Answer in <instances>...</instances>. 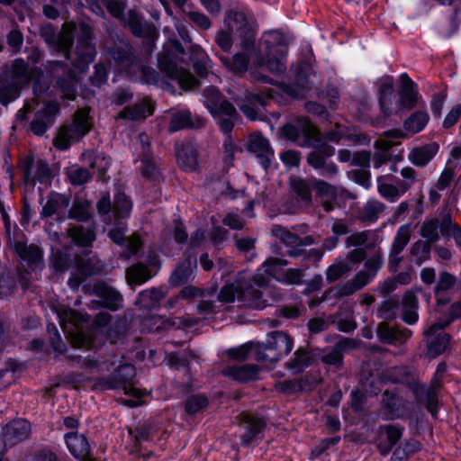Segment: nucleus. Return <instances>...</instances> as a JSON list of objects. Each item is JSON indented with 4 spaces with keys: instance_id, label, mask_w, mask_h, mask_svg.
Listing matches in <instances>:
<instances>
[{
    "instance_id": "obj_36",
    "label": "nucleus",
    "mask_w": 461,
    "mask_h": 461,
    "mask_svg": "<svg viewBox=\"0 0 461 461\" xmlns=\"http://www.w3.org/2000/svg\"><path fill=\"white\" fill-rule=\"evenodd\" d=\"M259 368L257 365L246 364L243 366H228L224 367L221 374L224 376L231 377L239 382L254 381L258 378Z\"/></svg>"
},
{
    "instance_id": "obj_4",
    "label": "nucleus",
    "mask_w": 461,
    "mask_h": 461,
    "mask_svg": "<svg viewBox=\"0 0 461 461\" xmlns=\"http://www.w3.org/2000/svg\"><path fill=\"white\" fill-rule=\"evenodd\" d=\"M365 269L358 271L352 279L336 286L337 295L349 296L367 285L377 275L384 265V254L380 247L366 258Z\"/></svg>"
},
{
    "instance_id": "obj_15",
    "label": "nucleus",
    "mask_w": 461,
    "mask_h": 461,
    "mask_svg": "<svg viewBox=\"0 0 461 461\" xmlns=\"http://www.w3.org/2000/svg\"><path fill=\"white\" fill-rule=\"evenodd\" d=\"M174 151L177 165L185 171L194 172L199 168L198 145L194 140L176 141Z\"/></svg>"
},
{
    "instance_id": "obj_30",
    "label": "nucleus",
    "mask_w": 461,
    "mask_h": 461,
    "mask_svg": "<svg viewBox=\"0 0 461 461\" xmlns=\"http://www.w3.org/2000/svg\"><path fill=\"white\" fill-rule=\"evenodd\" d=\"M197 267V259L195 255H188L185 259L180 261L169 276L168 283L171 286H180L191 280L194 270Z\"/></svg>"
},
{
    "instance_id": "obj_1",
    "label": "nucleus",
    "mask_w": 461,
    "mask_h": 461,
    "mask_svg": "<svg viewBox=\"0 0 461 461\" xmlns=\"http://www.w3.org/2000/svg\"><path fill=\"white\" fill-rule=\"evenodd\" d=\"M74 23H64L59 32L50 23H45L40 28V36L43 39L51 51L61 53L72 66L80 72L94 61L96 54L95 45L93 42L92 28L86 23L79 25V34L77 39L75 51L71 49L74 43Z\"/></svg>"
},
{
    "instance_id": "obj_39",
    "label": "nucleus",
    "mask_w": 461,
    "mask_h": 461,
    "mask_svg": "<svg viewBox=\"0 0 461 461\" xmlns=\"http://www.w3.org/2000/svg\"><path fill=\"white\" fill-rule=\"evenodd\" d=\"M401 81L400 105L404 109L411 110L416 106L418 101L419 94L416 85L405 73L401 76Z\"/></svg>"
},
{
    "instance_id": "obj_52",
    "label": "nucleus",
    "mask_w": 461,
    "mask_h": 461,
    "mask_svg": "<svg viewBox=\"0 0 461 461\" xmlns=\"http://www.w3.org/2000/svg\"><path fill=\"white\" fill-rule=\"evenodd\" d=\"M274 94L275 91L273 89H266L258 94L247 91L240 101H243L259 110V108H264L267 104V100L274 98Z\"/></svg>"
},
{
    "instance_id": "obj_25",
    "label": "nucleus",
    "mask_w": 461,
    "mask_h": 461,
    "mask_svg": "<svg viewBox=\"0 0 461 461\" xmlns=\"http://www.w3.org/2000/svg\"><path fill=\"white\" fill-rule=\"evenodd\" d=\"M240 426L244 429L241 443L244 446H249L253 441L261 438L266 428V421L258 416L242 413Z\"/></svg>"
},
{
    "instance_id": "obj_61",
    "label": "nucleus",
    "mask_w": 461,
    "mask_h": 461,
    "mask_svg": "<svg viewBox=\"0 0 461 461\" xmlns=\"http://www.w3.org/2000/svg\"><path fill=\"white\" fill-rule=\"evenodd\" d=\"M352 266L344 260L338 261L330 265L326 270V279L328 283H333L340 279L352 270Z\"/></svg>"
},
{
    "instance_id": "obj_63",
    "label": "nucleus",
    "mask_w": 461,
    "mask_h": 461,
    "mask_svg": "<svg viewBox=\"0 0 461 461\" xmlns=\"http://www.w3.org/2000/svg\"><path fill=\"white\" fill-rule=\"evenodd\" d=\"M256 345L257 342L250 341L238 348L228 349L226 355L232 360L242 362L248 359L250 352L254 353V357H256Z\"/></svg>"
},
{
    "instance_id": "obj_54",
    "label": "nucleus",
    "mask_w": 461,
    "mask_h": 461,
    "mask_svg": "<svg viewBox=\"0 0 461 461\" xmlns=\"http://www.w3.org/2000/svg\"><path fill=\"white\" fill-rule=\"evenodd\" d=\"M456 277L447 271H441L438 274L435 287L434 295L439 296L451 291L456 285Z\"/></svg>"
},
{
    "instance_id": "obj_59",
    "label": "nucleus",
    "mask_w": 461,
    "mask_h": 461,
    "mask_svg": "<svg viewBox=\"0 0 461 461\" xmlns=\"http://www.w3.org/2000/svg\"><path fill=\"white\" fill-rule=\"evenodd\" d=\"M176 324L175 321L167 319L161 315H153L148 318L145 321L146 327L150 332L160 333L167 330Z\"/></svg>"
},
{
    "instance_id": "obj_32",
    "label": "nucleus",
    "mask_w": 461,
    "mask_h": 461,
    "mask_svg": "<svg viewBox=\"0 0 461 461\" xmlns=\"http://www.w3.org/2000/svg\"><path fill=\"white\" fill-rule=\"evenodd\" d=\"M290 191L293 199L299 204L309 206L312 202V185L306 179L294 176L290 179Z\"/></svg>"
},
{
    "instance_id": "obj_13",
    "label": "nucleus",
    "mask_w": 461,
    "mask_h": 461,
    "mask_svg": "<svg viewBox=\"0 0 461 461\" xmlns=\"http://www.w3.org/2000/svg\"><path fill=\"white\" fill-rule=\"evenodd\" d=\"M295 78L291 84H282L283 91L288 95L295 98H304L312 88L315 77L311 64L307 61H300L294 68Z\"/></svg>"
},
{
    "instance_id": "obj_10",
    "label": "nucleus",
    "mask_w": 461,
    "mask_h": 461,
    "mask_svg": "<svg viewBox=\"0 0 461 461\" xmlns=\"http://www.w3.org/2000/svg\"><path fill=\"white\" fill-rule=\"evenodd\" d=\"M20 169L26 192L32 191L36 182L49 185L51 181L49 164L42 159L34 160L33 158L27 157L20 162Z\"/></svg>"
},
{
    "instance_id": "obj_57",
    "label": "nucleus",
    "mask_w": 461,
    "mask_h": 461,
    "mask_svg": "<svg viewBox=\"0 0 461 461\" xmlns=\"http://www.w3.org/2000/svg\"><path fill=\"white\" fill-rule=\"evenodd\" d=\"M131 210V202L123 193H118L114 195L113 202V213L116 219H123L130 215Z\"/></svg>"
},
{
    "instance_id": "obj_35",
    "label": "nucleus",
    "mask_w": 461,
    "mask_h": 461,
    "mask_svg": "<svg viewBox=\"0 0 461 461\" xmlns=\"http://www.w3.org/2000/svg\"><path fill=\"white\" fill-rule=\"evenodd\" d=\"M380 430L385 435V442L377 443V448L382 456H386L402 438L404 428L395 424H386L382 426Z\"/></svg>"
},
{
    "instance_id": "obj_11",
    "label": "nucleus",
    "mask_w": 461,
    "mask_h": 461,
    "mask_svg": "<svg viewBox=\"0 0 461 461\" xmlns=\"http://www.w3.org/2000/svg\"><path fill=\"white\" fill-rule=\"evenodd\" d=\"M50 69L55 80V88L62 98L75 100L77 94L78 80L75 72L62 61L50 62Z\"/></svg>"
},
{
    "instance_id": "obj_41",
    "label": "nucleus",
    "mask_w": 461,
    "mask_h": 461,
    "mask_svg": "<svg viewBox=\"0 0 461 461\" xmlns=\"http://www.w3.org/2000/svg\"><path fill=\"white\" fill-rule=\"evenodd\" d=\"M378 193L385 199L394 202L402 193V188L395 184V176L384 175L377 177Z\"/></svg>"
},
{
    "instance_id": "obj_9",
    "label": "nucleus",
    "mask_w": 461,
    "mask_h": 461,
    "mask_svg": "<svg viewBox=\"0 0 461 461\" xmlns=\"http://www.w3.org/2000/svg\"><path fill=\"white\" fill-rule=\"evenodd\" d=\"M306 156L307 164L316 170L321 176L333 179L339 174L337 165L330 161V158L335 154V149L325 141H322L321 133L320 132V141Z\"/></svg>"
},
{
    "instance_id": "obj_42",
    "label": "nucleus",
    "mask_w": 461,
    "mask_h": 461,
    "mask_svg": "<svg viewBox=\"0 0 461 461\" xmlns=\"http://www.w3.org/2000/svg\"><path fill=\"white\" fill-rule=\"evenodd\" d=\"M14 249L15 253L23 260L32 265L38 266L42 260V251L36 245H27L22 241H14Z\"/></svg>"
},
{
    "instance_id": "obj_31",
    "label": "nucleus",
    "mask_w": 461,
    "mask_h": 461,
    "mask_svg": "<svg viewBox=\"0 0 461 461\" xmlns=\"http://www.w3.org/2000/svg\"><path fill=\"white\" fill-rule=\"evenodd\" d=\"M128 25L133 35L144 38L149 41H154L158 35V29L153 23L144 21L142 17L132 11L129 12Z\"/></svg>"
},
{
    "instance_id": "obj_3",
    "label": "nucleus",
    "mask_w": 461,
    "mask_h": 461,
    "mask_svg": "<svg viewBox=\"0 0 461 461\" xmlns=\"http://www.w3.org/2000/svg\"><path fill=\"white\" fill-rule=\"evenodd\" d=\"M185 49L177 40H170L167 48L158 54V65L167 77L176 80L182 87L192 89L199 85L198 80L188 71L178 68L171 55L184 54Z\"/></svg>"
},
{
    "instance_id": "obj_23",
    "label": "nucleus",
    "mask_w": 461,
    "mask_h": 461,
    "mask_svg": "<svg viewBox=\"0 0 461 461\" xmlns=\"http://www.w3.org/2000/svg\"><path fill=\"white\" fill-rule=\"evenodd\" d=\"M411 334V330L399 326H391L386 321L380 322L376 327V336L379 341L384 344L402 345Z\"/></svg>"
},
{
    "instance_id": "obj_48",
    "label": "nucleus",
    "mask_w": 461,
    "mask_h": 461,
    "mask_svg": "<svg viewBox=\"0 0 461 461\" xmlns=\"http://www.w3.org/2000/svg\"><path fill=\"white\" fill-rule=\"evenodd\" d=\"M193 68L196 74L202 77L208 75L210 70V60L199 46H194L191 55Z\"/></svg>"
},
{
    "instance_id": "obj_26",
    "label": "nucleus",
    "mask_w": 461,
    "mask_h": 461,
    "mask_svg": "<svg viewBox=\"0 0 461 461\" xmlns=\"http://www.w3.org/2000/svg\"><path fill=\"white\" fill-rule=\"evenodd\" d=\"M92 293L102 300V305L111 311H117L122 308V296L113 286L103 281H98L93 285Z\"/></svg>"
},
{
    "instance_id": "obj_51",
    "label": "nucleus",
    "mask_w": 461,
    "mask_h": 461,
    "mask_svg": "<svg viewBox=\"0 0 461 461\" xmlns=\"http://www.w3.org/2000/svg\"><path fill=\"white\" fill-rule=\"evenodd\" d=\"M16 289L15 276L5 267L0 265V299L14 294Z\"/></svg>"
},
{
    "instance_id": "obj_38",
    "label": "nucleus",
    "mask_w": 461,
    "mask_h": 461,
    "mask_svg": "<svg viewBox=\"0 0 461 461\" xmlns=\"http://www.w3.org/2000/svg\"><path fill=\"white\" fill-rule=\"evenodd\" d=\"M166 297V293L161 288L152 287L141 291L136 300V305L140 310H154L159 307L160 303Z\"/></svg>"
},
{
    "instance_id": "obj_55",
    "label": "nucleus",
    "mask_w": 461,
    "mask_h": 461,
    "mask_svg": "<svg viewBox=\"0 0 461 461\" xmlns=\"http://www.w3.org/2000/svg\"><path fill=\"white\" fill-rule=\"evenodd\" d=\"M438 229V219L431 218L423 221L420 226V234L426 240L425 241L429 242L430 244H434L440 239Z\"/></svg>"
},
{
    "instance_id": "obj_16",
    "label": "nucleus",
    "mask_w": 461,
    "mask_h": 461,
    "mask_svg": "<svg viewBox=\"0 0 461 461\" xmlns=\"http://www.w3.org/2000/svg\"><path fill=\"white\" fill-rule=\"evenodd\" d=\"M107 51L114 65L122 71L129 70L136 61V52L131 43L121 38L113 39Z\"/></svg>"
},
{
    "instance_id": "obj_47",
    "label": "nucleus",
    "mask_w": 461,
    "mask_h": 461,
    "mask_svg": "<svg viewBox=\"0 0 461 461\" xmlns=\"http://www.w3.org/2000/svg\"><path fill=\"white\" fill-rule=\"evenodd\" d=\"M385 210V205L376 200H369L359 212V219L364 222L375 221Z\"/></svg>"
},
{
    "instance_id": "obj_18",
    "label": "nucleus",
    "mask_w": 461,
    "mask_h": 461,
    "mask_svg": "<svg viewBox=\"0 0 461 461\" xmlns=\"http://www.w3.org/2000/svg\"><path fill=\"white\" fill-rule=\"evenodd\" d=\"M448 325L449 321L437 322L425 331L427 356L429 357H436L446 350L450 341V335L444 332L443 330Z\"/></svg>"
},
{
    "instance_id": "obj_43",
    "label": "nucleus",
    "mask_w": 461,
    "mask_h": 461,
    "mask_svg": "<svg viewBox=\"0 0 461 461\" xmlns=\"http://www.w3.org/2000/svg\"><path fill=\"white\" fill-rule=\"evenodd\" d=\"M219 59L229 70L236 75H242L248 70L249 58L245 53L238 52L231 59L219 56Z\"/></svg>"
},
{
    "instance_id": "obj_27",
    "label": "nucleus",
    "mask_w": 461,
    "mask_h": 461,
    "mask_svg": "<svg viewBox=\"0 0 461 461\" xmlns=\"http://www.w3.org/2000/svg\"><path fill=\"white\" fill-rule=\"evenodd\" d=\"M65 441L69 452L80 461H92L89 442L84 434L77 431L65 435Z\"/></svg>"
},
{
    "instance_id": "obj_64",
    "label": "nucleus",
    "mask_w": 461,
    "mask_h": 461,
    "mask_svg": "<svg viewBox=\"0 0 461 461\" xmlns=\"http://www.w3.org/2000/svg\"><path fill=\"white\" fill-rule=\"evenodd\" d=\"M400 303L397 299L389 298L382 302L378 307V312L384 321H393L398 315Z\"/></svg>"
},
{
    "instance_id": "obj_22",
    "label": "nucleus",
    "mask_w": 461,
    "mask_h": 461,
    "mask_svg": "<svg viewBox=\"0 0 461 461\" xmlns=\"http://www.w3.org/2000/svg\"><path fill=\"white\" fill-rule=\"evenodd\" d=\"M30 432V423L26 420L18 419L12 420L3 428L1 438L5 447H12L24 440Z\"/></svg>"
},
{
    "instance_id": "obj_7",
    "label": "nucleus",
    "mask_w": 461,
    "mask_h": 461,
    "mask_svg": "<svg viewBox=\"0 0 461 461\" xmlns=\"http://www.w3.org/2000/svg\"><path fill=\"white\" fill-rule=\"evenodd\" d=\"M88 322V316L73 309L66 310L60 315L61 326L74 348H89L92 346V332L85 329V324Z\"/></svg>"
},
{
    "instance_id": "obj_44",
    "label": "nucleus",
    "mask_w": 461,
    "mask_h": 461,
    "mask_svg": "<svg viewBox=\"0 0 461 461\" xmlns=\"http://www.w3.org/2000/svg\"><path fill=\"white\" fill-rule=\"evenodd\" d=\"M68 205V200L65 195L52 193L50 194L46 203L43 205L41 216L44 218L50 217Z\"/></svg>"
},
{
    "instance_id": "obj_53",
    "label": "nucleus",
    "mask_w": 461,
    "mask_h": 461,
    "mask_svg": "<svg viewBox=\"0 0 461 461\" xmlns=\"http://www.w3.org/2000/svg\"><path fill=\"white\" fill-rule=\"evenodd\" d=\"M66 175L72 185H83L86 184L93 176L87 168L73 165L66 169Z\"/></svg>"
},
{
    "instance_id": "obj_62",
    "label": "nucleus",
    "mask_w": 461,
    "mask_h": 461,
    "mask_svg": "<svg viewBox=\"0 0 461 461\" xmlns=\"http://www.w3.org/2000/svg\"><path fill=\"white\" fill-rule=\"evenodd\" d=\"M140 158L141 162L140 169L142 176L148 179L153 178L157 172V167L152 160L149 145L147 147L143 146V151L140 152Z\"/></svg>"
},
{
    "instance_id": "obj_40",
    "label": "nucleus",
    "mask_w": 461,
    "mask_h": 461,
    "mask_svg": "<svg viewBox=\"0 0 461 461\" xmlns=\"http://www.w3.org/2000/svg\"><path fill=\"white\" fill-rule=\"evenodd\" d=\"M438 151V145L430 142L420 147L413 148L409 153V160L417 167H425Z\"/></svg>"
},
{
    "instance_id": "obj_49",
    "label": "nucleus",
    "mask_w": 461,
    "mask_h": 461,
    "mask_svg": "<svg viewBox=\"0 0 461 461\" xmlns=\"http://www.w3.org/2000/svg\"><path fill=\"white\" fill-rule=\"evenodd\" d=\"M428 121L429 114L426 112H415L404 121L403 128L407 132L416 134L424 129Z\"/></svg>"
},
{
    "instance_id": "obj_60",
    "label": "nucleus",
    "mask_w": 461,
    "mask_h": 461,
    "mask_svg": "<svg viewBox=\"0 0 461 461\" xmlns=\"http://www.w3.org/2000/svg\"><path fill=\"white\" fill-rule=\"evenodd\" d=\"M393 95V85L391 82H384L379 87V104L384 118L391 115V97Z\"/></svg>"
},
{
    "instance_id": "obj_21",
    "label": "nucleus",
    "mask_w": 461,
    "mask_h": 461,
    "mask_svg": "<svg viewBox=\"0 0 461 461\" xmlns=\"http://www.w3.org/2000/svg\"><path fill=\"white\" fill-rule=\"evenodd\" d=\"M126 225L123 222H118L109 230L108 236L114 243L120 246H127V251L122 256L128 259L138 253L142 243L137 234H133L129 239H126Z\"/></svg>"
},
{
    "instance_id": "obj_2",
    "label": "nucleus",
    "mask_w": 461,
    "mask_h": 461,
    "mask_svg": "<svg viewBox=\"0 0 461 461\" xmlns=\"http://www.w3.org/2000/svg\"><path fill=\"white\" fill-rule=\"evenodd\" d=\"M267 290L264 278L258 277L244 287L240 284H226L221 288L216 297L219 302L232 303L238 300L249 308L262 310L269 305L266 298Z\"/></svg>"
},
{
    "instance_id": "obj_20",
    "label": "nucleus",
    "mask_w": 461,
    "mask_h": 461,
    "mask_svg": "<svg viewBox=\"0 0 461 461\" xmlns=\"http://www.w3.org/2000/svg\"><path fill=\"white\" fill-rule=\"evenodd\" d=\"M59 112V106L58 104L50 103L46 104L35 113L34 118L30 123V131L38 137L43 136L47 130L53 125Z\"/></svg>"
},
{
    "instance_id": "obj_28",
    "label": "nucleus",
    "mask_w": 461,
    "mask_h": 461,
    "mask_svg": "<svg viewBox=\"0 0 461 461\" xmlns=\"http://www.w3.org/2000/svg\"><path fill=\"white\" fill-rule=\"evenodd\" d=\"M67 233L75 245L89 248L96 238L95 224L94 221L88 222L86 225L71 224L68 228Z\"/></svg>"
},
{
    "instance_id": "obj_56",
    "label": "nucleus",
    "mask_w": 461,
    "mask_h": 461,
    "mask_svg": "<svg viewBox=\"0 0 461 461\" xmlns=\"http://www.w3.org/2000/svg\"><path fill=\"white\" fill-rule=\"evenodd\" d=\"M271 234L280 240V241L284 243L287 248L299 245V242L301 241V237L279 224H275L272 226Z\"/></svg>"
},
{
    "instance_id": "obj_6",
    "label": "nucleus",
    "mask_w": 461,
    "mask_h": 461,
    "mask_svg": "<svg viewBox=\"0 0 461 461\" xmlns=\"http://www.w3.org/2000/svg\"><path fill=\"white\" fill-rule=\"evenodd\" d=\"M293 345V339L288 333L281 330L269 332L266 342H257L255 360L258 362H277L292 351Z\"/></svg>"
},
{
    "instance_id": "obj_45",
    "label": "nucleus",
    "mask_w": 461,
    "mask_h": 461,
    "mask_svg": "<svg viewBox=\"0 0 461 461\" xmlns=\"http://www.w3.org/2000/svg\"><path fill=\"white\" fill-rule=\"evenodd\" d=\"M68 217L80 222H92L91 204L87 201H75L70 207Z\"/></svg>"
},
{
    "instance_id": "obj_24",
    "label": "nucleus",
    "mask_w": 461,
    "mask_h": 461,
    "mask_svg": "<svg viewBox=\"0 0 461 461\" xmlns=\"http://www.w3.org/2000/svg\"><path fill=\"white\" fill-rule=\"evenodd\" d=\"M115 383L119 385V389L124 391V393L135 398H140L142 393L134 386V378L136 370L133 365L122 364L120 365L113 373Z\"/></svg>"
},
{
    "instance_id": "obj_19",
    "label": "nucleus",
    "mask_w": 461,
    "mask_h": 461,
    "mask_svg": "<svg viewBox=\"0 0 461 461\" xmlns=\"http://www.w3.org/2000/svg\"><path fill=\"white\" fill-rule=\"evenodd\" d=\"M76 269L71 273L68 284L73 290H77L80 285L88 277L100 272L99 265L86 255L74 257Z\"/></svg>"
},
{
    "instance_id": "obj_29",
    "label": "nucleus",
    "mask_w": 461,
    "mask_h": 461,
    "mask_svg": "<svg viewBox=\"0 0 461 461\" xmlns=\"http://www.w3.org/2000/svg\"><path fill=\"white\" fill-rule=\"evenodd\" d=\"M318 360L317 348L300 347L294 354V357L285 364V366L293 374H301L308 366Z\"/></svg>"
},
{
    "instance_id": "obj_17",
    "label": "nucleus",
    "mask_w": 461,
    "mask_h": 461,
    "mask_svg": "<svg viewBox=\"0 0 461 461\" xmlns=\"http://www.w3.org/2000/svg\"><path fill=\"white\" fill-rule=\"evenodd\" d=\"M245 147L249 152L256 156L258 163L266 171L270 167L275 151L269 140L261 132L251 133L248 138Z\"/></svg>"
},
{
    "instance_id": "obj_5",
    "label": "nucleus",
    "mask_w": 461,
    "mask_h": 461,
    "mask_svg": "<svg viewBox=\"0 0 461 461\" xmlns=\"http://www.w3.org/2000/svg\"><path fill=\"white\" fill-rule=\"evenodd\" d=\"M264 44L266 45V53L258 59L256 65L258 67L266 66L267 70L273 74L282 75L286 70L285 63L287 45L284 35L273 31L266 34Z\"/></svg>"
},
{
    "instance_id": "obj_8",
    "label": "nucleus",
    "mask_w": 461,
    "mask_h": 461,
    "mask_svg": "<svg viewBox=\"0 0 461 461\" xmlns=\"http://www.w3.org/2000/svg\"><path fill=\"white\" fill-rule=\"evenodd\" d=\"M281 135L298 146L314 147L320 141L319 129L307 118H297L294 123H286L280 128Z\"/></svg>"
},
{
    "instance_id": "obj_34",
    "label": "nucleus",
    "mask_w": 461,
    "mask_h": 461,
    "mask_svg": "<svg viewBox=\"0 0 461 461\" xmlns=\"http://www.w3.org/2000/svg\"><path fill=\"white\" fill-rule=\"evenodd\" d=\"M66 126L72 132L71 134L74 139H76L77 141L80 140L92 128L89 109L86 107L78 109L74 114L72 123Z\"/></svg>"
},
{
    "instance_id": "obj_12",
    "label": "nucleus",
    "mask_w": 461,
    "mask_h": 461,
    "mask_svg": "<svg viewBox=\"0 0 461 461\" xmlns=\"http://www.w3.org/2000/svg\"><path fill=\"white\" fill-rule=\"evenodd\" d=\"M360 346V341L351 338H342L332 347L325 348H317L318 360L324 365L332 366L336 370H339L344 365V353L357 349Z\"/></svg>"
},
{
    "instance_id": "obj_14",
    "label": "nucleus",
    "mask_w": 461,
    "mask_h": 461,
    "mask_svg": "<svg viewBox=\"0 0 461 461\" xmlns=\"http://www.w3.org/2000/svg\"><path fill=\"white\" fill-rule=\"evenodd\" d=\"M207 120L189 109H174L170 112L167 131L170 133L184 130L197 131L206 126Z\"/></svg>"
},
{
    "instance_id": "obj_50",
    "label": "nucleus",
    "mask_w": 461,
    "mask_h": 461,
    "mask_svg": "<svg viewBox=\"0 0 461 461\" xmlns=\"http://www.w3.org/2000/svg\"><path fill=\"white\" fill-rule=\"evenodd\" d=\"M209 405V399L203 393L188 396L184 402L185 411L188 415H195L204 411Z\"/></svg>"
},
{
    "instance_id": "obj_46",
    "label": "nucleus",
    "mask_w": 461,
    "mask_h": 461,
    "mask_svg": "<svg viewBox=\"0 0 461 461\" xmlns=\"http://www.w3.org/2000/svg\"><path fill=\"white\" fill-rule=\"evenodd\" d=\"M151 278L148 267L142 263H137L126 269V279L130 285H141Z\"/></svg>"
},
{
    "instance_id": "obj_58",
    "label": "nucleus",
    "mask_w": 461,
    "mask_h": 461,
    "mask_svg": "<svg viewBox=\"0 0 461 461\" xmlns=\"http://www.w3.org/2000/svg\"><path fill=\"white\" fill-rule=\"evenodd\" d=\"M431 245L429 242L421 240L411 245L410 254L415 258L416 265L420 266L430 258Z\"/></svg>"
},
{
    "instance_id": "obj_33",
    "label": "nucleus",
    "mask_w": 461,
    "mask_h": 461,
    "mask_svg": "<svg viewBox=\"0 0 461 461\" xmlns=\"http://www.w3.org/2000/svg\"><path fill=\"white\" fill-rule=\"evenodd\" d=\"M154 108L148 97L132 105L124 107L116 116L117 119L130 121L145 120L147 116L153 113Z\"/></svg>"
},
{
    "instance_id": "obj_37",
    "label": "nucleus",
    "mask_w": 461,
    "mask_h": 461,
    "mask_svg": "<svg viewBox=\"0 0 461 461\" xmlns=\"http://www.w3.org/2000/svg\"><path fill=\"white\" fill-rule=\"evenodd\" d=\"M401 319L408 325L415 324L419 320V301L412 290H407L402 299Z\"/></svg>"
}]
</instances>
